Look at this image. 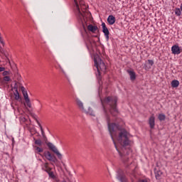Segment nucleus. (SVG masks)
<instances>
[{"mask_svg":"<svg viewBox=\"0 0 182 182\" xmlns=\"http://www.w3.org/2000/svg\"><path fill=\"white\" fill-rule=\"evenodd\" d=\"M124 163H127V161H126V160L124 159Z\"/></svg>","mask_w":182,"mask_h":182,"instance_id":"34","label":"nucleus"},{"mask_svg":"<svg viewBox=\"0 0 182 182\" xmlns=\"http://www.w3.org/2000/svg\"><path fill=\"white\" fill-rule=\"evenodd\" d=\"M102 32L105 34V36L107 41H109V35L110 33L109 32V29L107 28V27H106V23H102Z\"/></svg>","mask_w":182,"mask_h":182,"instance_id":"9","label":"nucleus"},{"mask_svg":"<svg viewBox=\"0 0 182 182\" xmlns=\"http://www.w3.org/2000/svg\"><path fill=\"white\" fill-rule=\"evenodd\" d=\"M161 174H163L160 171H155V177L156 180H159L160 177H161Z\"/></svg>","mask_w":182,"mask_h":182,"instance_id":"24","label":"nucleus"},{"mask_svg":"<svg viewBox=\"0 0 182 182\" xmlns=\"http://www.w3.org/2000/svg\"><path fill=\"white\" fill-rule=\"evenodd\" d=\"M171 52L173 55H180L182 52V49L178 45H174L171 47Z\"/></svg>","mask_w":182,"mask_h":182,"instance_id":"7","label":"nucleus"},{"mask_svg":"<svg viewBox=\"0 0 182 182\" xmlns=\"http://www.w3.org/2000/svg\"><path fill=\"white\" fill-rule=\"evenodd\" d=\"M58 68H59V69H60V70L63 72V73H65V71L63 70V68H62V66L60 65V64H58Z\"/></svg>","mask_w":182,"mask_h":182,"instance_id":"32","label":"nucleus"},{"mask_svg":"<svg viewBox=\"0 0 182 182\" xmlns=\"http://www.w3.org/2000/svg\"><path fill=\"white\" fill-rule=\"evenodd\" d=\"M148 63H149L151 66H153V65H154V61H153V60H148Z\"/></svg>","mask_w":182,"mask_h":182,"instance_id":"30","label":"nucleus"},{"mask_svg":"<svg viewBox=\"0 0 182 182\" xmlns=\"http://www.w3.org/2000/svg\"><path fill=\"white\" fill-rule=\"evenodd\" d=\"M14 95L16 100H19V99H21V96L19 95V92H18V90L16 91Z\"/></svg>","mask_w":182,"mask_h":182,"instance_id":"25","label":"nucleus"},{"mask_svg":"<svg viewBox=\"0 0 182 182\" xmlns=\"http://www.w3.org/2000/svg\"><path fill=\"white\" fill-rule=\"evenodd\" d=\"M48 174L49 175L51 178H55V174L53 173V171L52 170H49V171H47Z\"/></svg>","mask_w":182,"mask_h":182,"instance_id":"26","label":"nucleus"},{"mask_svg":"<svg viewBox=\"0 0 182 182\" xmlns=\"http://www.w3.org/2000/svg\"><path fill=\"white\" fill-rule=\"evenodd\" d=\"M53 153L56 154V156L58 157V159H62V154L59 152V150H58V148L56 146H54L53 149H51Z\"/></svg>","mask_w":182,"mask_h":182,"instance_id":"14","label":"nucleus"},{"mask_svg":"<svg viewBox=\"0 0 182 182\" xmlns=\"http://www.w3.org/2000/svg\"><path fill=\"white\" fill-rule=\"evenodd\" d=\"M107 22L109 25H114V23L116 22V17L113 15H109L107 18Z\"/></svg>","mask_w":182,"mask_h":182,"instance_id":"12","label":"nucleus"},{"mask_svg":"<svg viewBox=\"0 0 182 182\" xmlns=\"http://www.w3.org/2000/svg\"><path fill=\"white\" fill-rule=\"evenodd\" d=\"M21 90L23 93V96L24 97V100L26 102V105L28 107H32V104L31 103V100L29 99V97L28 95V92H26V90L25 89V87H21Z\"/></svg>","mask_w":182,"mask_h":182,"instance_id":"5","label":"nucleus"},{"mask_svg":"<svg viewBox=\"0 0 182 182\" xmlns=\"http://www.w3.org/2000/svg\"><path fill=\"white\" fill-rule=\"evenodd\" d=\"M0 43H1L3 46H5V42L4 41V38H2V37L1 36V33H0Z\"/></svg>","mask_w":182,"mask_h":182,"instance_id":"29","label":"nucleus"},{"mask_svg":"<svg viewBox=\"0 0 182 182\" xmlns=\"http://www.w3.org/2000/svg\"><path fill=\"white\" fill-rule=\"evenodd\" d=\"M36 153H43V148L38 146H34Z\"/></svg>","mask_w":182,"mask_h":182,"instance_id":"21","label":"nucleus"},{"mask_svg":"<svg viewBox=\"0 0 182 182\" xmlns=\"http://www.w3.org/2000/svg\"><path fill=\"white\" fill-rule=\"evenodd\" d=\"M4 71H5V68L0 67V72H4Z\"/></svg>","mask_w":182,"mask_h":182,"instance_id":"33","label":"nucleus"},{"mask_svg":"<svg viewBox=\"0 0 182 182\" xmlns=\"http://www.w3.org/2000/svg\"><path fill=\"white\" fill-rule=\"evenodd\" d=\"M94 62L99 76H100V71L106 72V64H105V62L102 60V58L99 55L95 57Z\"/></svg>","mask_w":182,"mask_h":182,"instance_id":"4","label":"nucleus"},{"mask_svg":"<svg viewBox=\"0 0 182 182\" xmlns=\"http://www.w3.org/2000/svg\"><path fill=\"white\" fill-rule=\"evenodd\" d=\"M175 15L176 16H181V9L180 8H175L174 9Z\"/></svg>","mask_w":182,"mask_h":182,"instance_id":"20","label":"nucleus"},{"mask_svg":"<svg viewBox=\"0 0 182 182\" xmlns=\"http://www.w3.org/2000/svg\"><path fill=\"white\" fill-rule=\"evenodd\" d=\"M158 119L160 122H164V120H166V114H159L158 116Z\"/></svg>","mask_w":182,"mask_h":182,"instance_id":"23","label":"nucleus"},{"mask_svg":"<svg viewBox=\"0 0 182 182\" xmlns=\"http://www.w3.org/2000/svg\"><path fill=\"white\" fill-rule=\"evenodd\" d=\"M34 141H35V144H36V146H38L39 147H42V144H43V142H42V140L34 139Z\"/></svg>","mask_w":182,"mask_h":182,"instance_id":"22","label":"nucleus"},{"mask_svg":"<svg viewBox=\"0 0 182 182\" xmlns=\"http://www.w3.org/2000/svg\"><path fill=\"white\" fill-rule=\"evenodd\" d=\"M101 102L107 117L108 130L116 150L121 156L130 154V149L129 147L127 148V146H130L129 132L119 124L112 122H114V119H110L109 116V113H110L113 117H116L119 113L117 108V97H107L103 100H101Z\"/></svg>","mask_w":182,"mask_h":182,"instance_id":"1","label":"nucleus"},{"mask_svg":"<svg viewBox=\"0 0 182 182\" xmlns=\"http://www.w3.org/2000/svg\"><path fill=\"white\" fill-rule=\"evenodd\" d=\"M172 87H178L180 86V82L177 80H173L171 82Z\"/></svg>","mask_w":182,"mask_h":182,"instance_id":"18","label":"nucleus"},{"mask_svg":"<svg viewBox=\"0 0 182 182\" xmlns=\"http://www.w3.org/2000/svg\"><path fill=\"white\" fill-rule=\"evenodd\" d=\"M45 157L47 159V160H49L50 161H52V160H53V156H52V154H50V152L49 151H48L45 154Z\"/></svg>","mask_w":182,"mask_h":182,"instance_id":"19","label":"nucleus"},{"mask_svg":"<svg viewBox=\"0 0 182 182\" xmlns=\"http://www.w3.org/2000/svg\"><path fill=\"white\" fill-rule=\"evenodd\" d=\"M85 44L88 50H90L92 46H95V41L93 38L88 37L85 41Z\"/></svg>","mask_w":182,"mask_h":182,"instance_id":"8","label":"nucleus"},{"mask_svg":"<svg viewBox=\"0 0 182 182\" xmlns=\"http://www.w3.org/2000/svg\"><path fill=\"white\" fill-rule=\"evenodd\" d=\"M156 118L154 117V114H152L149 119V124L151 129H154V126H156Z\"/></svg>","mask_w":182,"mask_h":182,"instance_id":"10","label":"nucleus"},{"mask_svg":"<svg viewBox=\"0 0 182 182\" xmlns=\"http://www.w3.org/2000/svg\"><path fill=\"white\" fill-rule=\"evenodd\" d=\"M117 178L120 182H127V178H126V175H124V173L123 171H119L117 175Z\"/></svg>","mask_w":182,"mask_h":182,"instance_id":"6","label":"nucleus"},{"mask_svg":"<svg viewBox=\"0 0 182 182\" xmlns=\"http://www.w3.org/2000/svg\"><path fill=\"white\" fill-rule=\"evenodd\" d=\"M36 123L40 127L41 134H42L43 139H46V135H45V132L43 131V128L42 127V125L41 124V122H39V121L38 119H36Z\"/></svg>","mask_w":182,"mask_h":182,"instance_id":"17","label":"nucleus"},{"mask_svg":"<svg viewBox=\"0 0 182 182\" xmlns=\"http://www.w3.org/2000/svg\"><path fill=\"white\" fill-rule=\"evenodd\" d=\"M42 168L44 171H49V170H52V168L49 167V164L46 162L42 164Z\"/></svg>","mask_w":182,"mask_h":182,"instance_id":"15","label":"nucleus"},{"mask_svg":"<svg viewBox=\"0 0 182 182\" xmlns=\"http://www.w3.org/2000/svg\"><path fill=\"white\" fill-rule=\"evenodd\" d=\"M127 73L130 76L131 80H136V73L133 70H128Z\"/></svg>","mask_w":182,"mask_h":182,"instance_id":"16","label":"nucleus"},{"mask_svg":"<svg viewBox=\"0 0 182 182\" xmlns=\"http://www.w3.org/2000/svg\"><path fill=\"white\" fill-rule=\"evenodd\" d=\"M3 80L4 82H11V77H9V76H5L4 77Z\"/></svg>","mask_w":182,"mask_h":182,"instance_id":"27","label":"nucleus"},{"mask_svg":"<svg viewBox=\"0 0 182 182\" xmlns=\"http://www.w3.org/2000/svg\"><path fill=\"white\" fill-rule=\"evenodd\" d=\"M75 5V14L78 21H80L85 28L87 25V22L90 21L92 14L87 12V5L85 4L83 0H73Z\"/></svg>","mask_w":182,"mask_h":182,"instance_id":"2","label":"nucleus"},{"mask_svg":"<svg viewBox=\"0 0 182 182\" xmlns=\"http://www.w3.org/2000/svg\"><path fill=\"white\" fill-rule=\"evenodd\" d=\"M48 148H49L50 150H52L53 148L55 147V145H53V144L49 142V143L48 144Z\"/></svg>","mask_w":182,"mask_h":182,"instance_id":"28","label":"nucleus"},{"mask_svg":"<svg viewBox=\"0 0 182 182\" xmlns=\"http://www.w3.org/2000/svg\"><path fill=\"white\" fill-rule=\"evenodd\" d=\"M75 102L77 107L82 112V113H86V114H90V116H95V112L90 107H85L83 102L80 99L75 97Z\"/></svg>","mask_w":182,"mask_h":182,"instance_id":"3","label":"nucleus"},{"mask_svg":"<svg viewBox=\"0 0 182 182\" xmlns=\"http://www.w3.org/2000/svg\"><path fill=\"white\" fill-rule=\"evenodd\" d=\"M3 76H8L9 75V71H4L2 73Z\"/></svg>","mask_w":182,"mask_h":182,"instance_id":"31","label":"nucleus"},{"mask_svg":"<svg viewBox=\"0 0 182 182\" xmlns=\"http://www.w3.org/2000/svg\"><path fill=\"white\" fill-rule=\"evenodd\" d=\"M87 29L88 31H90V32H92V33H95L96 31H97V26L90 24L87 26Z\"/></svg>","mask_w":182,"mask_h":182,"instance_id":"13","label":"nucleus"},{"mask_svg":"<svg viewBox=\"0 0 182 182\" xmlns=\"http://www.w3.org/2000/svg\"><path fill=\"white\" fill-rule=\"evenodd\" d=\"M131 180L132 182H149V179L144 178V179H137V177H136V175L133 174L132 177H131Z\"/></svg>","mask_w":182,"mask_h":182,"instance_id":"11","label":"nucleus"}]
</instances>
